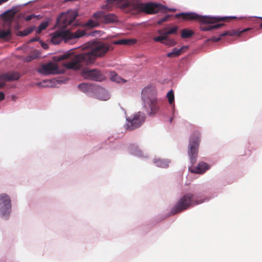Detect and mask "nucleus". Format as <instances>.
<instances>
[{
    "label": "nucleus",
    "mask_w": 262,
    "mask_h": 262,
    "mask_svg": "<svg viewBox=\"0 0 262 262\" xmlns=\"http://www.w3.org/2000/svg\"><path fill=\"white\" fill-rule=\"evenodd\" d=\"M81 75L85 79L93 81H101L105 78V76L102 72L97 69H84L81 72Z\"/></svg>",
    "instance_id": "10"
},
{
    "label": "nucleus",
    "mask_w": 262,
    "mask_h": 262,
    "mask_svg": "<svg viewBox=\"0 0 262 262\" xmlns=\"http://www.w3.org/2000/svg\"><path fill=\"white\" fill-rule=\"evenodd\" d=\"M126 120V129L129 130H132L140 127L142 125L144 122L145 116L143 113L138 112L133 116L128 117Z\"/></svg>",
    "instance_id": "9"
},
{
    "label": "nucleus",
    "mask_w": 262,
    "mask_h": 262,
    "mask_svg": "<svg viewBox=\"0 0 262 262\" xmlns=\"http://www.w3.org/2000/svg\"><path fill=\"white\" fill-rule=\"evenodd\" d=\"M157 96V92L154 86H147L142 91V100L147 113L149 116H154L159 110V105Z\"/></svg>",
    "instance_id": "3"
},
{
    "label": "nucleus",
    "mask_w": 262,
    "mask_h": 262,
    "mask_svg": "<svg viewBox=\"0 0 262 262\" xmlns=\"http://www.w3.org/2000/svg\"><path fill=\"white\" fill-rule=\"evenodd\" d=\"M166 96L168 98V102L170 104H172V103H174V93L172 90H171L167 93Z\"/></svg>",
    "instance_id": "28"
},
{
    "label": "nucleus",
    "mask_w": 262,
    "mask_h": 262,
    "mask_svg": "<svg viewBox=\"0 0 262 262\" xmlns=\"http://www.w3.org/2000/svg\"><path fill=\"white\" fill-rule=\"evenodd\" d=\"M159 42L164 44L165 46H167L169 47L174 46L177 43V42L174 39L169 38L168 36H167V38L164 39L162 41Z\"/></svg>",
    "instance_id": "22"
},
{
    "label": "nucleus",
    "mask_w": 262,
    "mask_h": 262,
    "mask_svg": "<svg viewBox=\"0 0 262 262\" xmlns=\"http://www.w3.org/2000/svg\"><path fill=\"white\" fill-rule=\"evenodd\" d=\"M94 19H90L86 23V26L91 28L96 27L101 23L109 24L117 20V17L113 14L106 13L99 11L93 14Z\"/></svg>",
    "instance_id": "7"
},
{
    "label": "nucleus",
    "mask_w": 262,
    "mask_h": 262,
    "mask_svg": "<svg viewBox=\"0 0 262 262\" xmlns=\"http://www.w3.org/2000/svg\"><path fill=\"white\" fill-rule=\"evenodd\" d=\"M13 14H12V15H11V17L12 18V17H13Z\"/></svg>",
    "instance_id": "39"
},
{
    "label": "nucleus",
    "mask_w": 262,
    "mask_h": 262,
    "mask_svg": "<svg viewBox=\"0 0 262 262\" xmlns=\"http://www.w3.org/2000/svg\"><path fill=\"white\" fill-rule=\"evenodd\" d=\"M175 17L177 18H181L186 21H198L203 24L206 25H201L200 29L201 31H208L212 29H217L224 26V24H219L212 25L213 24L220 22L221 21H228L229 19H235L236 17H210L207 16H203L199 15L195 12L180 13L176 14Z\"/></svg>",
    "instance_id": "2"
},
{
    "label": "nucleus",
    "mask_w": 262,
    "mask_h": 262,
    "mask_svg": "<svg viewBox=\"0 0 262 262\" xmlns=\"http://www.w3.org/2000/svg\"><path fill=\"white\" fill-rule=\"evenodd\" d=\"M5 99V95L3 92H0V101Z\"/></svg>",
    "instance_id": "36"
},
{
    "label": "nucleus",
    "mask_w": 262,
    "mask_h": 262,
    "mask_svg": "<svg viewBox=\"0 0 262 262\" xmlns=\"http://www.w3.org/2000/svg\"><path fill=\"white\" fill-rule=\"evenodd\" d=\"M178 27L174 26L171 28L166 27L158 31V33L160 35L154 38L155 41H161L162 40L167 38V36H168L170 34H176L177 33Z\"/></svg>",
    "instance_id": "13"
},
{
    "label": "nucleus",
    "mask_w": 262,
    "mask_h": 262,
    "mask_svg": "<svg viewBox=\"0 0 262 262\" xmlns=\"http://www.w3.org/2000/svg\"><path fill=\"white\" fill-rule=\"evenodd\" d=\"M11 203L9 196L6 193L0 194V210L3 216L9 215Z\"/></svg>",
    "instance_id": "12"
},
{
    "label": "nucleus",
    "mask_w": 262,
    "mask_h": 262,
    "mask_svg": "<svg viewBox=\"0 0 262 262\" xmlns=\"http://www.w3.org/2000/svg\"><path fill=\"white\" fill-rule=\"evenodd\" d=\"M210 168V166L205 162H199L196 167H190L189 170L193 173L203 174Z\"/></svg>",
    "instance_id": "16"
},
{
    "label": "nucleus",
    "mask_w": 262,
    "mask_h": 262,
    "mask_svg": "<svg viewBox=\"0 0 262 262\" xmlns=\"http://www.w3.org/2000/svg\"><path fill=\"white\" fill-rule=\"evenodd\" d=\"M155 163L156 164V165L157 166L160 167L162 168H166V167H168V163L167 161H166L165 160H161V159L156 160L155 161Z\"/></svg>",
    "instance_id": "26"
},
{
    "label": "nucleus",
    "mask_w": 262,
    "mask_h": 262,
    "mask_svg": "<svg viewBox=\"0 0 262 262\" xmlns=\"http://www.w3.org/2000/svg\"><path fill=\"white\" fill-rule=\"evenodd\" d=\"M188 49L187 46H183L180 49L173 48L172 51L171 52L167 53V56L168 57H173L175 56H178L181 55L183 52L184 50H187Z\"/></svg>",
    "instance_id": "17"
},
{
    "label": "nucleus",
    "mask_w": 262,
    "mask_h": 262,
    "mask_svg": "<svg viewBox=\"0 0 262 262\" xmlns=\"http://www.w3.org/2000/svg\"><path fill=\"white\" fill-rule=\"evenodd\" d=\"M223 36H221L220 35L219 37H213L210 40H212V41L214 42H216L219 41L221 39V38Z\"/></svg>",
    "instance_id": "33"
},
{
    "label": "nucleus",
    "mask_w": 262,
    "mask_h": 262,
    "mask_svg": "<svg viewBox=\"0 0 262 262\" xmlns=\"http://www.w3.org/2000/svg\"><path fill=\"white\" fill-rule=\"evenodd\" d=\"M112 44L103 41H94L91 46L90 51L76 55L72 53H65L58 57V61L70 58L63 66L68 69L77 70L83 66L92 64L98 57L104 56L110 50H112Z\"/></svg>",
    "instance_id": "1"
},
{
    "label": "nucleus",
    "mask_w": 262,
    "mask_h": 262,
    "mask_svg": "<svg viewBox=\"0 0 262 262\" xmlns=\"http://www.w3.org/2000/svg\"><path fill=\"white\" fill-rule=\"evenodd\" d=\"M20 78V75L17 72L3 74L0 75V89L5 85L4 81L17 80Z\"/></svg>",
    "instance_id": "15"
},
{
    "label": "nucleus",
    "mask_w": 262,
    "mask_h": 262,
    "mask_svg": "<svg viewBox=\"0 0 262 262\" xmlns=\"http://www.w3.org/2000/svg\"><path fill=\"white\" fill-rule=\"evenodd\" d=\"M124 7H130L138 12H145L147 14H155L160 10L165 12L174 11L175 9H168L165 6L152 3L143 4L138 0H133L124 4Z\"/></svg>",
    "instance_id": "4"
},
{
    "label": "nucleus",
    "mask_w": 262,
    "mask_h": 262,
    "mask_svg": "<svg viewBox=\"0 0 262 262\" xmlns=\"http://www.w3.org/2000/svg\"><path fill=\"white\" fill-rule=\"evenodd\" d=\"M48 26V24L47 22L42 23L37 28V30L36 31V33L39 34L41 33V32L45 30Z\"/></svg>",
    "instance_id": "29"
},
{
    "label": "nucleus",
    "mask_w": 262,
    "mask_h": 262,
    "mask_svg": "<svg viewBox=\"0 0 262 262\" xmlns=\"http://www.w3.org/2000/svg\"><path fill=\"white\" fill-rule=\"evenodd\" d=\"M248 30H250V29H245L241 31H235V30H231V31H227L224 33L221 34V36H225L226 35H229L230 36H233L237 35L239 36L243 32L247 31Z\"/></svg>",
    "instance_id": "20"
},
{
    "label": "nucleus",
    "mask_w": 262,
    "mask_h": 262,
    "mask_svg": "<svg viewBox=\"0 0 262 262\" xmlns=\"http://www.w3.org/2000/svg\"><path fill=\"white\" fill-rule=\"evenodd\" d=\"M204 202V200L199 196L194 197L193 194L187 193L182 196L176 203L171 210L172 215L184 211L191 206H193Z\"/></svg>",
    "instance_id": "5"
},
{
    "label": "nucleus",
    "mask_w": 262,
    "mask_h": 262,
    "mask_svg": "<svg viewBox=\"0 0 262 262\" xmlns=\"http://www.w3.org/2000/svg\"><path fill=\"white\" fill-rule=\"evenodd\" d=\"M135 41L133 39H120L117 41H114L112 44L113 45H130L135 43Z\"/></svg>",
    "instance_id": "21"
},
{
    "label": "nucleus",
    "mask_w": 262,
    "mask_h": 262,
    "mask_svg": "<svg viewBox=\"0 0 262 262\" xmlns=\"http://www.w3.org/2000/svg\"><path fill=\"white\" fill-rule=\"evenodd\" d=\"M78 15L77 12L75 10H69L66 13L62 14L58 19L59 24H61V26L66 27L68 25H72L74 20Z\"/></svg>",
    "instance_id": "11"
},
{
    "label": "nucleus",
    "mask_w": 262,
    "mask_h": 262,
    "mask_svg": "<svg viewBox=\"0 0 262 262\" xmlns=\"http://www.w3.org/2000/svg\"><path fill=\"white\" fill-rule=\"evenodd\" d=\"M11 37V31L9 28L6 30L0 29V39L8 40Z\"/></svg>",
    "instance_id": "19"
},
{
    "label": "nucleus",
    "mask_w": 262,
    "mask_h": 262,
    "mask_svg": "<svg viewBox=\"0 0 262 262\" xmlns=\"http://www.w3.org/2000/svg\"><path fill=\"white\" fill-rule=\"evenodd\" d=\"M40 55L39 52L38 51H34L31 52L28 56H27L25 60L27 62H30L36 58L38 57Z\"/></svg>",
    "instance_id": "23"
},
{
    "label": "nucleus",
    "mask_w": 262,
    "mask_h": 262,
    "mask_svg": "<svg viewBox=\"0 0 262 262\" xmlns=\"http://www.w3.org/2000/svg\"><path fill=\"white\" fill-rule=\"evenodd\" d=\"M200 142V134L198 132H194L190 138L188 151L190 162L192 164L196 161Z\"/></svg>",
    "instance_id": "8"
},
{
    "label": "nucleus",
    "mask_w": 262,
    "mask_h": 262,
    "mask_svg": "<svg viewBox=\"0 0 262 262\" xmlns=\"http://www.w3.org/2000/svg\"><path fill=\"white\" fill-rule=\"evenodd\" d=\"M38 39H39V37H35L34 38H31L29 42H34V41H37L38 40Z\"/></svg>",
    "instance_id": "34"
},
{
    "label": "nucleus",
    "mask_w": 262,
    "mask_h": 262,
    "mask_svg": "<svg viewBox=\"0 0 262 262\" xmlns=\"http://www.w3.org/2000/svg\"><path fill=\"white\" fill-rule=\"evenodd\" d=\"M193 34V32L192 30L184 29L181 31V37L182 38H188L190 37Z\"/></svg>",
    "instance_id": "24"
},
{
    "label": "nucleus",
    "mask_w": 262,
    "mask_h": 262,
    "mask_svg": "<svg viewBox=\"0 0 262 262\" xmlns=\"http://www.w3.org/2000/svg\"><path fill=\"white\" fill-rule=\"evenodd\" d=\"M172 120V118H171V119H170V122H171Z\"/></svg>",
    "instance_id": "38"
},
{
    "label": "nucleus",
    "mask_w": 262,
    "mask_h": 262,
    "mask_svg": "<svg viewBox=\"0 0 262 262\" xmlns=\"http://www.w3.org/2000/svg\"><path fill=\"white\" fill-rule=\"evenodd\" d=\"M38 72L45 75L57 74L58 73V67L54 63L49 62L42 65L38 69Z\"/></svg>",
    "instance_id": "14"
},
{
    "label": "nucleus",
    "mask_w": 262,
    "mask_h": 262,
    "mask_svg": "<svg viewBox=\"0 0 262 262\" xmlns=\"http://www.w3.org/2000/svg\"><path fill=\"white\" fill-rule=\"evenodd\" d=\"M110 78L112 81H115L118 83L122 81H125L123 79L120 77L115 72H112L110 74Z\"/></svg>",
    "instance_id": "25"
},
{
    "label": "nucleus",
    "mask_w": 262,
    "mask_h": 262,
    "mask_svg": "<svg viewBox=\"0 0 262 262\" xmlns=\"http://www.w3.org/2000/svg\"><path fill=\"white\" fill-rule=\"evenodd\" d=\"M41 47L45 49H47L48 48V44L46 43H44V42H42L41 43Z\"/></svg>",
    "instance_id": "35"
},
{
    "label": "nucleus",
    "mask_w": 262,
    "mask_h": 262,
    "mask_svg": "<svg viewBox=\"0 0 262 262\" xmlns=\"http://www.w3.org/2000/svg\"><path fill=\"white\" fill-rule=\"evenodd\" d=\"M260 19H261V20H262V17H260Z\"/></svg>",
    "instance_id": "40"
},
{
    "label": "nucleus",
    "mask_w": 262,
    "mask_h": 262,
    "mask_svg": "<svg viewBox=\"0 0 262 262\" xmlns=\"http://www.w3.org/2000/svg\"><path fill=\"white\" fill-rule=\"evenodd\" d=\"M78 89L83 92H86L88 91V85L85 83H82L78 85Z\"/></svg>",
    "instance_id": "30"
},
{
    "label": "nucleus",
    "mask_w": 262,
    "mask_h": 262,
    "mask_svg": "<svg viewBox=\"0 0 262 262\" xmlns=\"http://www.w3.org/2000/svg\"><path fill=\"white\" fill-rule=\"evenodd\" d=\"M124 0H107L106 4L104 6L105 9L111 10L114 7H118L119 4Z\"/></svg>",
    "instance_id": "18"
},
{
    "label": "nucleus",
    "mask_w": 262,
    "mask_h": 262,
    "mask_svg": "<svg viewBox=\"0 0 262 262\" xmlns=\"http://www.w3.org/2000/svg\"><path fill=\"white\" fill-rule=\"evenodd\" d=\"M34 28H35L34 27H30L26 28V29H25L24 30H23L22 31H19L18 33L19 35L21 36H27L28 34H29L30 33H31V32H32L34 30Z\"/></svg>",
    "instance_id": "27"
},
{
    "label": "nucleus",
    "mask_w": 262,
    "mask_h": 262,
    "mask_svg": "<svg viewBox=\"0 0 262 262\" xmlns=\"http://www.w3.org/2000/svg\"><path fill=\"white\" fill-rule=\"evenodd\" d=\"M34 18H35V15L34 14H31V15L27 16L25 18V20L26 21H29Z\"/></svg>",
    "instance_id": "32"
},
{
    "label": "nucleus",
    "mask_w": 262,
    "mask_h": 262,
    "mask_svg": "<svg viewBox=\"0 0 262 262\" xmlns=\"http://www.w3.org/2000/svg\"><path fill=\"white\" fill-rule=\"evenodd\" d=\"M260 27L261 28H262V24H261L260 25Z\"/></svg>",
    "instance_id": "37"
},
{
    "label": "nucleus",
    "mask_w": 262,
    "mask_h": 262,
    "mask_svg": "<svg viewBox=\"0 0 262 262\" xmlns=\"http://www.w3.org/2000/svg\"><path fill=\"white\" fill-rule=\"evenodd\" d=\"M170 17V15H167L164 17L162 18L160 20L158 21V25H161L163 23L167 21Z\"/></svg>",
    "instance_id": "31"
},
{
    "label": "nucleus",
    "mask_w": 262,
    "mask_h": 262,
    "mask_svg": "<svg viewBox=\"0 0 262 262\" xmlns=\"http://www.w3.org/2000/svg\"><path fill=\"white\" fill-rule=\"evenodd\" d=\"M85 34V32L82 30H78L75 33H71L68 30L58 31L52 34L51 41L53 44L58 45L62 40L66 42L70 39L82 37Z\"/></svg>",
    "instance_id": "6"
}]
</instances>
